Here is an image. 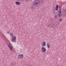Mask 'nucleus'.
I'll return each mask as SVG.
<instances>
[{"label": "nucleus", "instance_id": "dca6fc26", "mask_svg": "<svg viewBox=\"0 0 66 66\" xmlns=\"http://www.w3.org/2000/svg\"><path fill=\"white\" fill-rule=\"evenodd\" d=\"M7 33H9V32L8 31V32H7Z\"/></svg>", "mask_w": 66, "mask_h": 66}, {"label": "nucleus", "instance_id": "423d86ee", "mask_svg": "<svg viewBox=\"0 0 66 66\" xmlns=\"http://www.w3.org/2000/svg\"><path fill=\"white\" fill-rule=\"evenodd\" d=\"M41 49L42 51L43 52H45L46 51V49L44 47H42Z\"/></svg>", "mask_w": 66, "mask_h": 66}, {"label": "nucleus", "instance_id": "7ed1b4c3", "mask_svg": "<svg viewBox=\"0 0 66 66\" xmlns=\"http://www.w3.org/2000/svg\"><path fill=\"white\" fill-rule=\"evenodd\" d=\"M18 59H22L23 58V55L22 54H21L19 55L18 56Z\"/></svg>", "mask_w": 66, "mask_h": 66}, {"label": "nucleus", "instance_id": "f03ea898", "mask_svg": "<svg viewBox=\"0 0 66 66\" xmlns=\"http://www.w3.org/2000/svg\"><path fill=\"white\" fill-rule=\"evenodd\" d=\"M10 35L11 36H13L11 41L12 42H15V40L16 39V37L15 36H13V33H11Z\"/></svg>", "mask_w": 66, "mask_h": 66}, {"label": "nucleus", "instance_id": "1a4fd4ad", "mask_svg": "<svg viewBox=\"0 0 66 66\" xmlns=\"http://www.w3.org/2000/svg\"><path fill=\"white\" fill-rule=\"evenodd\" d=\"M58 9H59V6H58V5H57L56 7L55 10L57 11H58Z\"/></svg>", "mask_w": 66, "mask_h": 66}, {"label": "nucleus", "instance_id": "4468645a", "mask_svg": "<svg viewBox=\"0 0 66 66\" xmlns=\"http://www.w3.org/2000/svg\"><path fill=\"white\" fill-rule=\"evenodd\" d=\"M53 12L54 13V14H55V10H54L53 11Z\"/></svg>", "mask_w": 66, "mask_h": 66}, {"label": "nucleus", "instance_id": "39448f33", "mask_svg": "<svg viewBox=\"0 0 66 66\" xmlns=\"http://www.w3.org/2000/svg\"><path fill=\"white\" fill-rule=\"evenodd\" d=\"M63 13L62 14V16H63V17H65L66 16V11H63Z\"/></svg>", "mask_w": 66, "mask_h": 66}, {"label": "nucleus", "instance_id": "0eeeda50", "mask_svg": "<svg viewBox=\"0 0 66 66\" xmlns=\"http://www.w3.org/2000/svg\"><path fill=\"white\" fill-rule=\"evenodd\" d=\"M58 12H59L58 14H59V18H60L62 16V15H61V13L62 12L60 11H58Z\"/></svg>", "mask_w": 66, "mask_h": 66}, {"label": "nucleus", "instance_id": "f257e3e1", "mask_svg": "<svg viewBox=\"0 0 66 66\" xmlns=\"http://www.w3.org/2000/svg\"><path fill=\"white\" fill-rule=\"evenodd\" d=\"M37 2L36 3H34L33 4V5H34V6H36V4H39V5H42L43 4V3H44V1H43V0H37Z\"/></svg>", "mask_w": 66, "mask_h": 66}, {"label": "nucleus", "instance_id": "6e6552de", "mask_svg": "<svg viewBox=\"0 0 66 66\" xmlns=\"http://www.w3.org/2000/svg\"><path fill=\"white\" fill-rule=\"evenodd\" d=\"M42 45L43 47H45V46H46V44L45 42H43L42 44Z\"/></svg>", "mask_w": 66, "mask_h": 66}, {"label": "nucleus", "instance_id": "9d476101", "mask_svg": "<svg viewBox=\"0 0 66 66\" xmlns=\"http://www.w3.org/2000/svg\"><path fill=\"white\" fill-rule=\"evenodd\" d=\"M15 3L16 5H20V2H16Z\"/></svg>", "mask_w": 66, "mask_h": 66}, {"label": "nucleus", "instance_id": "ddd939ff", "mask_svg": "<svg viewBox=\"0 0 66 66\" xmlns=\"http://www.w3.org/2000/svg\"><path fill=\"white\" fill-rule=\"evenodd\" d=\"M59 21H62V19L61 18H60L59 19Z\"/></svg>", "mask_w": 66, "mask_h": 66}, {"label": "nucleus", "instance_id": "f3484780", "mask_svg": "<svg viewBox=\"0 0 66 66\" xmlns=\"http://www.w3.org/2000/svg\"><path fill=\"white\" fill-rule=\"evenodd\" d=\"M32 7V8L33 7Z\"/></svg>", "mask_w": 66, "mask_h": 66}, {"label": "nucleus", "instance_id": "2eb2a0df", "mask_svg": "<svg viewBox=\"0 0 66 66\" xmlns=\"http://www.w3.org/2000/svg\"><path fill=\"white\" fill-rule=\"evenodd\" d=\"M55 19H56L57 18V16H54Z\"/></svg>", "mask_w": 66, "mask_h": 66}, {"label": "nucleus", "instance_id": "9b49d317", "mask_svg": "<svg viewBox=\"0 0 66 66\" xmlns=\"http://www.w3.org/2000/svg\"><path fill=\"white\" fill-rule=\"evenodd\" d=\"M47 46L48 48H50V45H49V43H47Z\"/></svg>", "mask_w": 66, "mask_h": 66}, {"label": "nucleus", "instance_id": "f8f14e48", "mask_svg": "<svg viewBox=\"0 0 66 66\" xmlns=\"http://www.w3.org/2000/svg\"><path fill=\"white\" fill-rule=\"evenodd\" d=\"M11 64H12V65H15V63H11Z\"/></svg>", "mask_w": 66, "mask_h": 66}, {"label": "nucleus", "instance_id": "20e7f679", "mask_svg": "<svg viewBox=\"0 0 66 66\" xmlns=\"http://www.w3.org/2000/svg\"><path fill=\"white\" fill-rule=\"evenodd\" d=\"M8 46L11 51H12L13 50V46L11 44H8Z\"/></svg>", "mask_w": 66, "mask_h": 66}]
</instances>
